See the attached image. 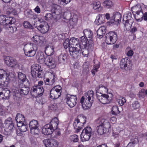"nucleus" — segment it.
<instances>
[{
	"mask_svg": "<svg viewBox=\"0 0 147 147\" xmlns=\"http://www.w3.org/2000/svg\"><path fill=\"white\" fill-rule=\"evenodd\" d=\"M121 18V16L119 13L115 12L114 13L113 16L111 18V22L116 24H118L120 22Z\"/></svg>",
	"mask_w": 147,
	"mask_h": 147,
	"instance_id": "nucleus-20",
	"label": "nucleus"
},
{
	"mask_svg": "<svg viewBox=\"0 0 147 147\" xmlns=\"http://www.w3.org/2000/svg\"><path fill=\"white\" fill-rule=\"evenodd\" d=\"M59 40L63 39L64 38L63 35L61 34H59L57 35Z\"/></svg>",
	"mask_w": 147,
	"mask_h": 147,
	"instance_id": "nucleus-64",
	"label": "nucleus"
},
{
	"mask_svg": "<svg viewBox=\"0 0 147 147\" xmlns=\"http://www.w3.org/2000/svg\"><path fill=\"white\" fill-rule=\"evenodd\" d=\"M94 94L92 90H89L82 97L80 102L84 109H88L91 107L93 102Z\"/></svg>",
	"mask_w": 147,
	"mask_h": 147,
	"instance_id": "nucleus-1",
	"label": "nucleus"
},
{
	"mask_svg": "<svg viewBox=\"0 0 147 147\" xmlns=\"http://www.w3.org/2000/svg\"><path fill=\"white\" fill-rule=\"evenodd\" d=\"M54 129L49 123L45 125L42 128V133L45 135H49L52 134Z\"/></svg>",
	"mask_w": 147,
	"mask_h": 147,
	"instance_id": "nucleus-18",
	"label": "nucleus"
},
{
	"mask_svg": "<svg viewBox=\"0 0 147 147\" xmlns=\"http://www.w3.org/2000/svg\"><path fill=\"white\" fill-rule=\"evenodd\" d=\"M39 124L38 121L33 120L29 123V127L31 134L33 135H38L40 131L38 127Z\"/></svg>",
	"mask_w": 147,
	"mask_h": 147,
	"instance_id": "nucleus-8",
	"label": "nucleus"
},
{
	"mask_svg": "<svg viewBox=\"0 0 147 147\" xmlns=\"http://www.w3.org/2000/svg\"><path fill=\"white\" fill-rule=\"evenodd\" d=\"M133 12L136 13L135 18L137 21H141L143 19V12L140 5H136L132 8Z\"/></svg>",
	"mask_w": 147,
	"mask_h": 147,
	"instance_id": "nucleus-11",
	"label": "nucleus"
},
{
	"mask_svg": "<svg viewBox=\"0 0 147 147\" xmlns=\"http://www.w3.org/2000/svg\"><path fill=\"white\" fill-rule=\"evenodd\" d=\"M34 11L37 13L40 12V9L38 6H37L34 9Z\"/></svg>",
	"mask_w": 147,
	"mask_h": 147,
	"instance_id": "nucleus-59",
	"label": "nucleus"
},
{
	"mask_svg": "<svg viewBox=\"0 0 147 147\" xmlns=\"http://www.w3.org/2000/svg\"><path fill=\"white\" fill-rule=\"evenodd\" d=\"M65 100L67 103L70 107H73L75 106L77 101V97L76 96L68 94L66 95Z\"/></svg>",
	"mask_w": 147,
	"mask_h": 147,
	"instance_id": "nucleus-13",
	"label": "nucleus"
},
{
	"mask_svg": "<svg viewBox=\"0 0 147 147\" xmlns=\"http://www.w3.org/2000/svg\"><path fill=\"white\" fill-rule=\"evenodd\" d=\"M83 33L85 37L87 38V40L89 43V45L92 46V44L93 42V41L92 40L93 34L92 31L90 30H88L86 29L84 30Z\"/></svg>",
	"mask_w": 147,
	"mask_h": 147,
	"instance_id": "nucleus-21",
	"label": "nucleus"
},
{
	"mask_svg": "<svg viewBox=\"0 0 147 147\" xmlns=\"http://www.w3.org/2000/svg\"><path fill=\"white\" fill-rule=\"evenodd\" d=\"M128 60L126 58L122 59L120 63V67L123 69H124L126 70V68H127V62Z\"/></svg>",
	"mask_w": 147,
	"mask_h": 147,
	"instance_id": "nucleus-35",
	"label": "nucleus"
},
{
	"mask_svg": "<svg viewBox=\"0 0 147 147\" xmlns=\"http://www.w3.org/2000/svg\"><path fill=\"white\" fill-rule=\"evenodd\" d=\"M54 52V47L53 46H49L47 47L45 50V53L48 55V56H51Z\"/></svg>",
	"mask_w": 147,
	"mask_h": 147,
	"instance_id": "nucleus-34",
	"label": "nucleus"
},
{
	"mask_svg": "<svg viewBox=\"0 0 147 147\" xmlns=\"http://www.w3.org/2000/svg\"><path fill=\"white\" fill-rule=\"evenodd\" d=\"M95 123L97 126V131L100 135L106 133L107 131L106 129L110 127L109 121L106 119L99 118L95 121Z\"/></svg>",
	"mask_w": 147,
	"mask_h": 147,
	"instance_id": "nucleus-4",
	"label": "nucleus"
},
{
	"mask_svg": "<svg viewBox=\"0 0 147 147\" xmlns=\"http://www.w3.org/2000/svg\"><path fill=\"white\" fill-rule=\"evenodd\" d=\"M90 46L88 45L84 46L83 47H81L80 53L82 52L83 56L85 57H87L89 54V51L90 49Z\"/></svg>",
	"mask_w": 147,
	"mask_h": 147,
	"instance_id": "nucleus-23",
	"label": "nucleus"
},
{
	"mask_svg": "<svg viewBox=\"0 0 147 147\" xmlns=\"http://www.w3.org/2000/svg\"><path fill=\"white\" fill-rule=\"evenodd\" d=\"M73 126L74 128L76 129V131L78 132L84 126L83 124L79 122L76 119H75L73 123Z\"/></svg>",
	"mask_w": 147,
	"mask_h": 147,
	"instance_id": "nucleus-26",
	"label": "nucleus"
},
{
	"mask_svg": "<svg viewBox=\"0 0 147 147\" xmlns=\"http://www.w3.org/2000/svg\"><path fill=\"white\" fill-rule=\"evenodd\" d=\"M92 131V129L90 127H87L84 128L80 135L82 141H87L89 140L91 136Z\"/></svg>",
	"mask_w": 147,
	"mask_h": 147,
	"instance_id": "nucleus-7",
	"label": "nucleus"
},
{
	"mask_svg": "<svg viewBox=\"0 0 147 147\" xmlns=\"http://www.w3.org/2000/svg\"><path fill=\"white\" fill-rule=\"evenodd\" d=\"M72 21L75 22H76L78 20V18L76 16H74L72 18Z\"/></svg>",
	"mask_w": 147,
	"mask_h": 147,
	"instance_id": "nucleus-63",
	"label": "nucleus"
},
{
	"mask_svg": "<svg viewBox=\"0 0 147 147\" xmlns=\"http://www.w3.org/2000/svg\"><path fill=\"white\" fill-rule=\"evenodd\" d=\"M4 59L5 63L10 67H13L18 65V63L16 59L11 57H4Z\"/></svg>",
	"mask_w": 147,
	"mask_h": 147,
	"instance_id": "nucleus-15",
	"label": "nucleus"
},
{
	"mask_svg": "<svg viewBox=\"0 0 147 147\" xmlns=\"http://www.w3.org/2000/svg\"><path fill=\"white\" fill-rule=\"evenodd\" d=\"M70 55L74 58L77 57L79 53H80L81 48L79 47H70L69 48Z\"/></svg>",
	"mask_w": 147,
	"mask_h": 147,
	"instance_id": "nucleus-16",
	"label": "nucleus"
},
{
	"mask_svg": "<svg viewBox=\"0 0 147 147\" xmlns=\"http://www.w3.org/2000/svg\"><path fill=\"white\" fill-rule=\"evenodd\" d=\"M23 25L24 27L26 28H28L30 30H32L34 28L33 26L32 25L27 21L24 22Z\"/></svg>",
	"mask_w": 147,
	"mask_h": 147,
	"instance_id": "nucleus-49",
	"label": "nucleus"
},
{
	"mask_svg": "<svg viewBox=\"0 0 147 147\" xmlns=\"http://www.w3.org/2000/svg\"><path fill=\"white\" fill-rule=\"evenodd\" d=\"M92 5L93 9L96 11H100L102 9V7L101 6L100 3L99 1H94Z\"/></svg>",
	"mask_w": 147,
	"mask_h": 147,
	"instance_id": "nucleus-27",
	"label": "nucleus"
},
{
	"mask_svg": "<svg viewBox=\"0 0 147 147\" xmlns=\"http://www.w3.org/2000/svg\"><path fill=\"white\" fill-rule=\"evenodd\" d=\"M64 16H65V19L67 20L69 19V17L71 16V13L69 12H65L63 14Z\"/></svg>",
	"mask_w": 147,
	"mask_h": 147,
	"instance_id": "nucleus-58",
	"label": "nucleus"
},
{
	"mask_svg": "<svg viewBox=\"0 0 147 147\" xmlns=\"http://www.w3.org/2000/svg\"><path fill=\"white\" fill-rule=\"evenodd\" d=\"M17 126L19 127V129L21 132H25L28 129V125L24 123H18Z\"/></svg>",
	"mask_w": 147,
	"mask_h": 147,
	"instance_id": "nucleus-28",
	"label": "nucleus"
},
{
	"mask_svg": "<svg viewBox=\"0 0 147 147\" xmlns=\"http://www.w3.org/2000/svg\"><path fill=\"white\" fill-rule=\"evenodd\" d=\"M34 47H36L35 45L31 43H29L25 45L24 47V51H27L29 50L35 49Z\"/></svg>",
	"mask_w": 147,
	"mask_h": 147,
	"instance_id": "nucleus-33",
	"label": "nucleus"
},
{
	"mask_svg": "<svg viewBox=\"0 0 147 147\" xmlns=\"http://www.w3.org/2000/svg\"><path fill=\"white\" fill-rule=\"evenodd\" d=\"M41 66L38 64H35L32 65L31 67V71H42V70L40 69Z\"/></svg>",
	"mask_w": 147,
	"mask_h": 147,
	"instance_id": "nucleus-43",
	"label": "nucleus"
},
{
	"mask_svg": "<svg viewBox=\"0 0 147 147\" xmlns=\"http://www.w3.org/2000/svg\"><path fill=\"white\" fill-rule=\"evenodd\" d=\"M132 108L134 109H138L140 106V105L138 101H135L133 102L132 105Z\"/></svg>",
	"mask_w": 147,
	"mask_h": 147,
	"instance_id": "nucleus-53",
	"label": "nucleus"
},
{
	"mask_svg": "<svg viewBox=\"0 0 147 147\" xmlns=\"http://www.w3.org/2000/svg\"><path fill=\"white\" fill-rule=\"evenodd\" d=\"M32 40L35 43H38L40 41L39 36L37 35L34 36Z\"/></svg>",
	"mask_w": 147,
	"mask_h": 147,
	"instance_id": "nucleus-55",
	"label": "nucleus"
},
{
	"mask_svg": "<svg viewBox=\"0 0 147 147\" xmlns=\"http://www.w3.org/2000/svg\"><path fill=\"white\" fill-rule=\"evenodd\" d=\"M106 28L105 26L100 27L97 31V37L101 38L103 37V34L106 33Z\"/></svg>",
	"mask_w": 147,
	"mask_h": 147,
	"instance_id": "nucleus-25",
	"label": "nucleus"
},
{
	"mask_svg": "<svg viewBox=\"0 0 147 147\" xmlns=\"http://www.w3.org/2000/svg\"><path fill=\"white\" fill-rule=\"evenodd\" d=\"M15 22L14 18L13 17H7L5 21V26L9 24H13Z\"/></svg>",
	"mask_w": 147,
	"mask_h": 147,
	"instance_id": "nucleus-38",
	"label": "nucleus"
},
{
	"mask_svg": "<svg viewBox=\"0 0 147 147\" xmlns=\"http://www.w3.org/2000/svg\"><path fill=\"white\" fill-rule=\"evenodd\" d=\"M131 142L129 143H132L133 145L135 146L136 145H138L137 142H138V140L137 138H135L131 140Z\"/></svg>",
	"mask_w": 147,
	"mask_h": 147,
	"instance_id": "nucleus-57",
	"label": "nucleus"
},
{
	"mask_svg": "<svg viewBox=\"0 0 147 147\" xmlns=\"http://www.w3.org/2000/svg\"><path fill=\"white\" fill-rule=\"evenodd\" d=\"M69 138L70 140L74 142H77L79 140L78 138V136L76 134L71 136Z\"/></svg>",
	"mask_w": 147,
	"mask_h": 147,
	"instance_id": "nucleus-50",
	"label": "nucleus"
},
{
	"mask_svg": "<svg viewBox=\"0 0 147 147\" xmlns=\"http://www.w3.org/2000/svg\"><path fill=\"white\" fill-rule=\"evenodd\" d=\"M55 76H53V78L50 79L49 78H46L44 80V82L45 85L51 86L53 85L55 81Z\"/></svg>",
	"mask_w": 147,
	"mask_h": 147,
	"instance_id": "nucleus-36",
	"label": "nucleus"
},
{
	"mask_svg": "<svg viewBox=\"0 0 147 147\" xmlns=\"http://www.w3.org/2000/svg\"><path fill=\"white\" fill-rule=\"evenodd\" d=\"M131 16V13L129 11L127 12L123 16L122 22L124 25L126 30H129L130 29L134 22Z\"/></svg>",
	"mask_w": 147,
	"mask_h": 147,
	"instance_id": "nucleus-5",
	"label": "nucleus"
},
{
	"mask_svg": "<svg viewBox=\"0 0 147 147\" xmlns=\"http://www.w3.org/2000/svg\"><path fill=\"white\" fill-rule=\"evenodd\" d=\"M143 18L145 21L147 20V12H146L144 13H143Z\"/></svg>",
	"mask_w": 147,
	"mask_h": 147,
	"instance_id": "nucleus-62",
	"label": "nucleus"
},
{
	"mask_svg": "<svg viewBox=\"0 0 147 147\" xmlns=\"http://www.w3.org/2000/svg\"><path fill=\"white\" fill-rule=\"evenodd\" d=\"M44 92L43 88L39 85H34L31 88L30 92L34 96L38 95L41 96Z\"/></svg>",
	"mask_w": 147,
	"mask_h": 147,
	"instance_id": "nucleus-14",
	"label": "nucleus"
},
{
	"mask_svg": "<svg viewBox=\"0 0 147 147\" xmlns=\"http://www.w3.org/2000/svg\"><path fill=\"white\" fill-rule=\"evenodd\" d=\"M61 2H63V3H65V4H66L69 3L71 1V0H61Z\"/></svg>",
	"mask_w": 147,
	"mask_h": 147,
	"instance_id": "nucleus-61",
	"label": "nucleus"
},
{
	"mask_svg": "<svg viewBox=\"0 0 147 147\" xmlns=\"http://www.w3.org/2000/svg\"><path fill=\"white\" fill-rule=\"evenodd\" d=\"M100 65V63L99 62H98L97 64L94 65L93 66V68L91 71L92 74L93 75H94L95 74V73L97 72V69L99 68Z\"/></svg>",
	"mask_w": 147,
	"mask_h": 147,
	"instance_id": "nucleus-46",
	"label": "nucleus"
},
{
	"mask_svg": "<svg viewBox=\"0 0 147 147\" xmlns=\"http://www.w3.org/2000/svg\"><path fill=\"white\" fill-rule=\"evenodd\" d=\"M70 42V40H69L68 38L65 39L63 43V46L65 49H66L68 47H69V48L70 47H71Z\"/></svg>",
	"mask_w": 147,
	"mask_h": 147,
	"instance_id": "nucleus-48",
	"label": "nucleus"
},
{
	"mask_svg": "<svg viewBox=\"0 0 147 147\" xmlns=\"http://www.w3.org/2000/svg\"><path fill=\"white\" fill-rule=\"evenodd\" d=\"M103 5L105 7L109 8L113 6V4L112 1L106 0L103 2Z\"/></svg>",
	"mask_w": 147,
	"mask_h": 147,
	"instance_id": "nucleus-41",
	"label": "nucleus"
},
{
	"mask_svg": "<svg viewBox=\"0 0 147 147\" xmlns=\"http://www.w3.org/2000/svg\"><path fill=\"white\" fill-rule=\"evenodd\" d=\"M86 118L85 116L82 115V116L79 117L77 119L79 122L81 123L82 124H83L86 123Z\"/></svg>",
	"mask_w": 147,
	"mask_h": 147,
	"instance_id": "nucleus-52",
	"label": "nucleus"
},
{
	"mask_svg": "<svg viewBox=\"0 0 147 147\" xmlns=\"http://www.w3.org/2000/svg\"><path fill=\"white\" fill-rule=\"evenodd\" d=\"M106 42L107 44H113L117 40V33L114 31L110 32L106 34Z\"/></svg>",
	"mask_w": 147,
	"mask_h": 147,
	"instance_id": "nucleus-6",
	"label": "nucleus"
},
{
	"mask_svg": "<svg viewBox=\"0 0 147 147\" xmlns=\"http://www.w3.org/2000/svg\"><path fill=\"white\" fill-rule=\"evenodd\" d=\"M5 15H0V24L3 26H5V21L6 20Z\"/></svg>",
	"mask_w": 147,
	"mask_h": 147,
	"instance_id": "nucleus-45",
	"label": "nucleus"
},
{
	"mask_svg": "<svg viewBox=\"0 0 147 147\" xmlns=\"http://www.w3.org/2000/svg\"><path fill=\"white\" fill-rule=\"evenodd\" d=\"M126 100L125 98L120 97L117 100L118 104L120 106L123 105L126 102Z\"/></svg>",
	"mask_w": 147,
	"mask_h": 147,
	"instance_id": "nucleus-47",
	"label": "nucleus"
},
{
	"mask_svg": "<svg viewBox=\"0 0 147 147\" xmlns=\"http://www.w3.org/2000/svg\"><path fill=\"white\" fill-rule=\"evenodd\" d=\"M97 97L99 101L102 104H106L109 103L111 101V98L105 94H102L96 91Z\"/></svg>",
	"mask_w": 147,
	"mask_h": 147,
	"instance_id": "nucleus-9",
	"label": "nucleus"
},
{
	"mask_svg": "<svg viewBox=\"0 0 147 147\" xmlns=\"http://www.w3.org/2000/svg\"><path fill=\"white\" fill-rule=\"evenodd\" d=\"M36 58L40 62L44 63L50 68L53 69L56 67V63L54 59L51 56L45 57L43 52H38L37 54Z\"/></svg>",
	"mask_w": 147,
	"mask_h": 147,
	"instance_id": "nucleus-2",
	"label": "nucleus"
},
{
	"mask_svg": "<svg viewBox=\"0 0 147 147\" xmlns=\"http://www.w3.org/2000/svg\"><path fill=\"white\" fill-rule=\"evenodd\" d=\"M71 46L73 45V47H79L81 48L82 45L80 43L79 40L78 38H72L70 39Z\"/></svg>",
	"mask_w": 147,
	"mask_h": 147,
	"instance_id": "nucleus-24",
	"label": "nucleus"
},
{
	"mask_svg": "<svg viewBox=\"0 0 147 147\" xmlns=\"http://www.w3.org/2000/svg\"><path fill=\"white\" fill-rule=\"evenodd\" d=\"M31 73L32 76L34 78H42L43 76V74L42 71H37V72L31 71Z\"/></svg>",
	"mask_w": 147,
	"mask_h": 147,
	"instance_id": "nucleus-37",
	"label": "nucleus"
},
{
	"mask_svg": "<svg viewBox=\"0 0 147 147\" xmlns=\"http://www.w3.org/2000/svg\"><path fill=\"white\" fill-rule=\"evenodd\" d=\"M18 78L19 80L22 82L21 83L24 82L26 80H27L26 75L22 72H19L18 74Z\"/></svg>",
	"mask_w": 147,
	"mask_h": 147,
	"instance_id": "nucleus-40",
	"label": "nucleus"
},
{
	"mask_svg": "<svg viewBox=\"0 0 147 147\" xmlns=\"http://www.w3.org/2000/svg\"><path fill=\"white\" fill-rule=\"evenodd\" d=\"M3 94L1 95V99H7L10 95V92L7 88H3Z\"/></svg>",
	"mask_w": 147,
	"mask_h": 147,
	"instance_id": "nucleus-30",
	"label": "nucleus"
},
{
	"mask_svg": "<svg viewBox=\"0 0 147 147\" xmlns=\"http://www.w3.org/2000/svg\"><path fill=\"white\" fill-rule=\"evenodd\" d=\"M54 131L55 134V135L54 136V138H57L61 135L60 131L58 128L55 129Z\"/></svg>",
	"mask_w": 147,
	"mask_h": 147,
	"instance_id": "nucleus-56",
	"label": "nucleus"
},
{
	"mask_svg": "<svg viewBox=\"0 0 147 147\" xmlns=\"http://www.w3.org/2000/svg\"><path fill=\"white\" fill-rule=\"evenodd\" d=\"M25 55L28 56L32 57L34 56L36 52L35 49L29 50L24 51Z\"/></svg>",
	"mask_w": 147,
	"mask_h": 147,
	"instance_id": "nucleus-42",
	"label": "nucleus"
},
{
	"mask_svg": "<svg viewBox=\"0 0 147 147\" xmlns=\"http://www.w3.org/2000/svg\"><path fill=\"white\" fill-rule=\"evenodd\" d=\"M57 5L56 4H54L53 5L51 11L52 12V14L50 13H48L46 14V15L44 17V19L47 20L49 21L50 20H54L55 21H57V16H57L55 14L56 12V10H57Z\"/></svg>",
	"mask_w": 147,
	"mask_h": 147,
	"instance_id": "nucleus-10",
	"label": "nucleus"
},
{
	"mask_svg": "<svg viewBox=\"0 0 147 147\" xmlns=\"http://www.w3.org/2000/svg\"><path fill=\"white\" fill-rule=\"evenodd\" d=\"M134 54V52L132 50H130L127 53V55L128 56H131Z\"/></svg>",
	"mask_w": 147,
	"mask_h": 147,
	"instance_id": "nucleus-60",
	"label": "nucleus"
},
{
	"mask_svg": "<svg viewBox=\"0 0 147 147\" xmlns=\"http://www.w3.org/2000/svg\"><path fill=\"white\" fill-rule=\"evenodd\" d=\"M5 124L9 129H13L14 126L12 119L10 117H9L5 121Z\"/></svg>",
	"mask_w": 147,
	"mask_h": 147,
	"instance_id": "nucleus-32",
	"label": "nucleus"
},
{
	"mask_svg": "<svg viewBox=\"0 0 147 147\" xmlns=\"http://www.w3.org/2000/svg\"><path fill=\"white\" fill-rule=\"evenodd\" d=\"M30 84L28 80H27L26 84V87H23V84L20 83L19 84L18 86L16 87L13 89V95L17 97H20V96H23L27 95L28 93L30 91L29 86H30Z\"/></svg>",
	"mask_w": 147,
	"mask_h": 147,
	"instance_id": "nucleus-3",
	"label": "nucleus"
},
{
	"mask_svg": "<svg viewBox=\"0 0 147 147\" xmlns=\"http://www.w3.org/2000/svg\"><path fill=\"white\" fill-rule=\"evenodd\" d=\"M67 56L66 54H61L59 56L58 58L59 62L60 63H64L66 61Z\"/></svg>",
	"mask_w": 147,
	"mask_h": 147,
	"instance_id": "nucleus-39",
	"label": "nucleus"
},
{
	"mask_svg": "<svg viewBox=\"0 0 147 147\" xmlns=\"http://www.w3.org/2000/svg\"><path fill=\"white\" fill-rule=\"evenodd\" d=\"M59 119L57 117L53 118L49 123L55 130L58 128L59 124Z\"/></svg>",
	"mask_w": 147,
	"mask_h": 147,
	"instance_id": "nucleus-29",
	"label": "nucleus"
},
{
	"mask_svg": "<svg viewBox=\"0 0 147 147\" xmlns=\"http://www.w3.org/2000/svg\"><path fill=\"white\" fill-rule=\"evenodd\" d=\"M87 38L84 35L81 37V42L80 43L81 44L82 47H83L84 46L88 45L87 43Z\"/></svg>",
	"mask_w": 147,
	"mask_h": 147,
	"instance_id": "nucleus-44",
	"label": "nucleus"
},
{
	"mask_svg": "<svg viewBox=\"0 0 147 147\" xmlns=\"http://www.w3.org/2000/svg\"><path fill=\"white\" fill-rule=\"evenodd\" d=\"M61 87L59 85L55 86L50 91V97L54 99L58 98L61 93Z\"/></svg>",
	"mask_w": 147,
	"mask_h": 147,
	"instance_id": "nucleus-12",
	"label": "nucleus"
},
{
	"mask_svg": "<svg viewBox=\"0 0 147 147\" xmlns=\"http://www.w3.org/2000/svg\"><path fill=\"white\" fill-rule=\"evenodd\" d=\"M112 112L113 115H117L119 112L118 107L117 106H113L112 108Z\"/></svg>",
	"mask_w": 147,
	"mask_h": 147,
	"instance_id": "nucleus-51",
	"label": "nucleus"
},
{
	"mask_svg": "<svg viewBox=\"0 0 147 147\" xmlns=\"http://www.w3.org/2000/svg\"><path fill=\"white\" fill-rule=\"evenodd\" d=\"M16 120L17 124L19 123H23L25 121V118L24 116L20 113H17L16 117Z\"/></svg>",
	"mask_w": 147,
	"mask_h": 147,
	"instance_id": "nucleus-31",
	"label": "nucleus"
},
{
	"mask_svg": "<svg viewBox=\"0 0 147 147\" xmlns=\"http://www.w3.org/2000/svg\"><path fill=\"white\" fill-rule=\"evenodd\" d=\"M49 28V26L47 23L45 22H41L38 28L39 31L42 34H45L48 32Z\"/></svg>",
	"mask_w": 147,
	"mask_h": 147,
	"instance_id": "nucleus-19",
	"label": "nucleus"
},
{
	"mask_svg": "<svg viewBox=\"0 0 147 147\" xmlns=\"http://www.w3.org/2000/svg\"><path fill=\"white\" fill-rule=\"evenodd\" d=\"M102 17L101 16H99L97 17L95 20V22L97 25H98L103 23L102 20Z\"/></svg>",
	"mask_w": 147,
	"mask_h": 147,
	"instance_id": "nucleus-54",
	"label": "nucleus"
},
{
	"mask_svg": "<svg viewBox=\"0 0 147 147\" xmlns=\"http://www.w3.org/2000/svg\"><path fill=\"white\" fill-rule=\"evenodd\" d=\"M44 142L46 147H57L59 144L57 141L53 139H46Z\"/></svg>",
	"mask_w": 147,
	"mask_h": 147,
	"instance_id": "nucleus-17",
	"label": "nucleus"
},
{
	"mask_svg": "<svg viewBox=\"0 0 147 147\" xmlns=\"http://www.w3.org/2000/svg\"><path fill=\"white\" fill-rule=\"evenodd\" d=\"M7 75L6 72L3 69H0V85L3 86H7L8 84L7 81L2 82L1 80Z\"/></svg>",
	"mask_w": 147,
	"mask_h": 147,
	"instance_id": "nucleus-22",
	"label": "nucleus"
}]
</instances>
